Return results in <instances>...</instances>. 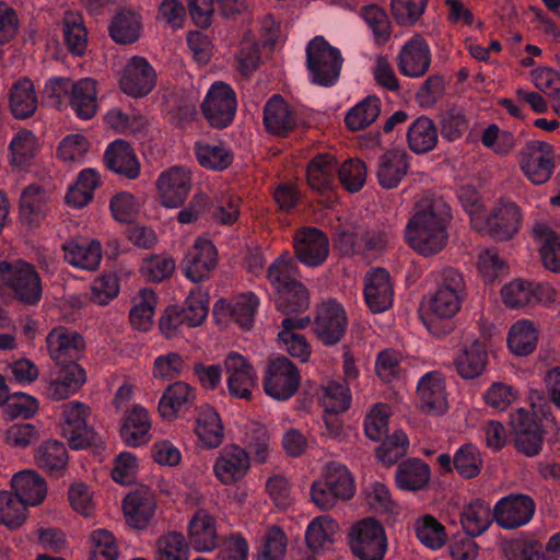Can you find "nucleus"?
Returning a JSON list of instances; mask_svg holds the SVG:
<instances>
[{"label":"nucleus","instance_id":"obj_57","mask_svg":"<svg viewBox=\"0 0 560 560\" xmlns=\"http://www.w3.org/2000/svg\"><path fill=\"white\" fill-rule=\"evenodd\" d=\"M27 518V506L13 491H0V524L15 529Z\"/></svg>","mask_w":560,"mask_h":560},{"label":"nucleus","instance_id":"obj_43","mask_svg":"<svg viewBox=\"0 0 560 560\" xmlns=\"http://www.w3.org/2000/svg\"><path fill=\"white\" fill-rule=\"evenodd\" d=\"M493 517L490 505L482 499H475L463 508L460 524L468 536L477 537L489 528Z\"/></svg>","mask_w":560,"mask_h":560},{"label":"nucleus","instance_id":"obj_36","mask_svg":"<svg viewBox=\"0 0 560 560\" xmlns=\"http://www.w3.org/2000/svg\"><path fill=\"white\" fill-rule=\"evenodd\" d=\"M408 154L404 150L392 149L381 155L376 172L378 184L385 189L399 185L409 170Z\"/></svg>","mask_w":560,"mask_h":560},{"label":"nucleus","instance_id":"obj_11","mask_svg":"<svg viewBox=\"0 0 560 560\" xmlns=\"http://www.w3.org/2000/svg\"><path fill=\"white\" fill-rule=\"evenodd\" d=\"M465 299L466 296L453 292L435 290L429 301L430 317L425 322L431 335L442 338L455 330L454 317L460 311Z\"/></svg>","mask_w":560,"mask_h":560},{"label":"nucleus","instance_id":"obj_28","mask_svg":"<svg viewBox=\"0 0 560 560\" xmlns=\"http://www.w3.org/2000/svg\"><path fill=\"white\" fill-rule=\"evenodd\" d=\"M57 369L45 389L47 398L54 401L69 398L86 382V372L81 365Z\"/></svg>","mask_w":560,"mask_h":560},{"label":"nucleus","instance_id":"obj_48","mask_svg":"<svg viewBox=\"0 0 560 560\" xmlns=\"http://www.w3.org/2000/svg\"><path fill=\"white\" fill-rule=\"evenodd\" d=\"M62 33L68 50L74 56H83L88 47V31L83 16L79 12L65 13Z\"/></svg>","mask_w":560,"mask_h":560},{"label":"nucleus","instance_id":"obj_13","mask_svg":"<svg viewBox=\"0 0 560 560\" xmlns=\"http://www.w3.org/2000/svg\"><path fill=\"white\" fill-rule=\"evenodd\" d=\"M348 317L343 307L336 301H327L316 306L312 330L325 346H335L345 337Z\"/></svg>","mask_w":560,"mask_h":560},{"label":"nucleus","instance_id":"obj_26","mask_svg":"<svg viewBox=\"0 0 560 560\" xmlns=\"http://www.w3.org/2000/svg\"><path fill=\"white\" fill-rule=\"evenodd\" d=\"M156 509L155 498L143 490L132 491L122 500L125 521L132 529H145L153 520Z\"/></svg>","mask_w":560,"mask_h":560},{"label":"nucleus","instance_id":"obj_21","mask_svg":"<svg viewBox=\"0 0 560 560\" xmlns=\"http://www.w3.org/2000/svg\"><path fill=\"white\" fill-rule=\"evenodd\" d=\"M431 65V50L425 38L416 34L401 47L397 57V67L402 75L423 77Z\"/></svg>","mask_w":560,"mask_h":560},{"label":"nucleus","instance_id":"obj_59","mask_svg":"<svg viewBox=\"0 0 560 560\" xmlns=\"http://www.w3.org/2000/svg\"><path fill=\"white\" fill-rule=\"evenodd\" d=\"M416 535L418 539L428 548L440 549L447 539L444 525L432 515H424L416 523Z\"/></svg>","mask_w":560,"mask_h":560},{"label":"nucleus","instance_id":"obj_17","mask_svg":"<svg viewBox=\"0 0 560 560\" xmlns=\"http://www.w3.org/2000/svg\"><path fill=\"white\" fill-rule=\"evenodd\" d=\"M363 283L364 301L372 313H383L392 307L394 283L385 268L370 269L364 276Z\"/></svg>","mask_w":560,"mask_h":560},{"label":"nucleus","instance_id":"obj_10","mask_svg":"<svg viewBox=\"0 0 560 560\" xmlns=\"http://www.w3.org/2000/svg\"><path fill=\"white\" fill-rule=\"evenodd\" d=\"M236 94L222 81L214 82L201 103V112L212 128L224 129L233 121L236 113Z\"/></svg>","mask_w":560,"mask_h":560},{"label":"nucleus","instance_id":"obj_55","mask_svg":"<svg viewBox=\"0 0 560 560\" xmlns=\"http://www.w3.org/2000/svg\"><path fill=\"white\" fill-rule=\"evenodd\" d=\"M209 293L201 288L192 289L180 306L183 317L188 327L201 326L209 313Z\"/></svg>","mask_w":560,"mask_h":560},{"label":"nucleus","instance_id":"obj_33","mask_svg":"<svg viewBox=\"0 0 560 560\" xmlns=\"http://www.w3.org/2000/svg\"><path fill=\"white\" fill-rule=\"evenodd\" d=\"M195 398V388L186 382L177 381L164 390L158 407L159 413L164 420L172 421L179 412L188 410Z\"/></svg>","mask_w":560,"mask_h":560},{"label":"nucleus","instance_id":"obj_61","mask_svg":"<svg viewBox=\"0 0 560 560\" xmlns=\"http://www.w3.org/2000/svg\"><path fill=\"white\" fill-rule=\"evenodd\" d=\"M175 260L167 255H148L140 267L141 275L150 282L160 283L173 276Z\"/></svg>","mask_w":560,"mask_h":560},{"label":"nucleus","instance_id":"obj_54","mask_svg":"<svg viewBox=\"0 0 560 560\" xmlns=\"http://www.w3.org/2000/svg\"><path fill=\"white\" fill-rule=\"evenodd\" d=\"M338 527V523L329 516L313 520L305 534L307 547L314 552L328 548L334 542Z\"/></svg>","mask_w":560,"mask_h":560},{"label":"nucleus","instance_id":"obj_49","mask_svg":"<svg viewBox=\"0 0 560 560\" xmlns=\"http://www.w3.org/2000/svg\"><path fill=\"white\" fill-rule=\"evenodd\" d=\"M300 269L288 252L277 257L267 269V280L276 292L300 283Z\"/></svg>","mask_w":560,"mask_h":560},{"label":"nucleus","instance_id":"obj_64","mask_svg":"<svg viewBox=\"0 0 560 560\" xmlns=\"http://www.w3.org/2000/svg\"><path fill=\"white\" fill-rule=\"evenodd\" d=\"M90 540L92 546L89 560H117L118 546L110 532L106 529L94 530Z\"/></svg>","mask_w":560,"mask_h":560},{"label":"nucleus","instance_id":"obj_35","mask_svg":"<svg viewBox=\"0 0 560 560\" xmlns=\"http://www.w3.org/2000/svg\"><path fill=\"white\" fill-rule=\"evenodd\" d=\"M417 394L424 413L440 415L447 409L445 382L440 374H425L418 384Z\"/></svg>","mask_w":560,"mask_h":560},{"label":"nucleus","instance_id":"obj_34","mask_svg":"<svg viewBox=\"0 0 560 560\" xmlns=\"http://www.w3.org/2000/svg\"><path fill=\"white\" fill-rule=\"evenodd\" d=\"M431 468L422 459L410 457L400 462L395 472L398 489L410 492L427 490L430 487Z\"/></svg>","mask_w":560,"mask_h":560},{"label":"nucleus","instance_id":"obj_18","mask_svg":"<svg viewBox=\"0 0 560 560\" xmlns=\"http://www.w3.org/2000/svg\"><path fill=\"white\" fill-rule=\"evenodd\" d=\"M156 189L163 207L178 208L191 190L190 173L180 166H173L160 174Z\"/></svg>","mask_w":560,"mask_h":560},{"label":"nucleus","instance_id":"obj_25","mask_svg":"<svg viewBox=\"0 0 560 560\" xmlns=\"http://www.w3.org/2000/svg\"><path fill=\"white\" fill-rule=\"evenodd\" d=\"M248 453L238 445H226L215 459L213 470L223 485H234L243 479L249 469Z\"/></svg>","mask_w":560,"mask_h":560},{"label":"nucleus","instance_id":"obj_56","mask_svg":"<svg viewBox=\"0 0 560 560\" xmlns=\"http://www.w3.org/2000/svg\"><path fill=\"white\" fill-rule=\"evenodd\" d=\"M189 544L180 532H168L156 540L155 560H188Z\"/></svg>","mask_w":560,"mask_h":560},{"label":"nucleus","instance_id":"obj_23","mask_svg":"<svg viewBox=\"0 0 560 560\" xmlns=\"http://www.w3.org/2000/svg\"><path fill=\"white\" fill-rule=\"evenodd\" d=\"M535 512L533 499L525 494L509 495L494 506V518L502 528H517L530 521Z\"/></svg>","mask_w":560,"mask_h":560},{"label":"nucleus","instance_id":"obj_1","mask_svg":"<svg viewBox=\"0 0 560 560\" xmlns=\"http://www.w3.org/2000/svg\"><path fill=\"white\" fill-rule=\"evenodd\" d=\"M451 220V208L442 198L422 197L406 226L407 244L424 257L439 254L447 245Z\"/></svg>","mask_w":560,"mask_h":560},{"label":"nucleus","instance_id":"obj_42","mask_svg":"<svg viewBox=\"0 0 560 560\" xmlns=\"http://www.w3.org/2000/svg\"><path fill=\"white\" fill-rule=\"evenodd\" d=\"M96 81L91 78L80 79L74 82L69 104L81 119H91L95 116L97 105Z\"/></svg>","mask_w":560,"mask_h":560},{"label":"nucleus","instance_id":"obj_32","mask_svg":"<svg viewBox=\"0 0 560 560\" xmlns=\"http://www.w3.org/2000/svg\"><path fill=\"white\" fill-rule=\"evenodd\" d=\"M151 420L145 408L135 405L127 410L120 425V438L129 447H138L151 440Z\"/></svg>","mask_w":560,"mask_h":560},{"label":"nucleus","instance_id":"obj_51","mask_svg":"<svg viewBox=\"0 0 560 560\" xmlns=\"http://www.w3.org/2000/svg\"><path fill=\"white\" fill-rule=\"evenodd\" d=\"M195 154L198 163L209 170L224 171L229 168L234 160L232 151L226 149L223 144H209L203 141L195 143Z\"/></svg>","mask_w":560,"mask_h":560},{"label":"nucleus","instance_id":"obj_39","mask_svg":"<svg viewBox=\"0 0 560 560\" xmlns=\"http://www.w3.org/2000/svg\"><path fill=\"white\" fill-rule=\"evenodd\" d=\"M11 487L26 506L40 504L47 494L45 479L34 470L15 474L11 480Z\"/></svg>","mask_w":560,"mask_h":560},{"label":"nucleus","instance_id":"obj_16","mask_svg":"<svg viewBox=\"0 0 560 560\" xmlns=\"http://www.w3.org/2000/svg\"><path fill=\"white\" fill-rule=\"evenodd\" d=\"M218 265V250L212 241L199 236L185 255L182 266L184 275L192 282L207 280Z\"/></svg>","mask_w":560,"mask_h":560},{"label":"nucleus","instance_id":"obj_37","mask_svg":"<svg viewBox=\"0 0 560 560\" xmlns=\"http://www.w3.org/2000/svg\"><path fill=\"white\" fill-rule=\"evenodd\" d=\"M34 459L37 467L48 475L60 477L67 470L69 454L62 442L48 440L37 447Z\"/></svg>","mask_w":560,"mask_h":560},{"label":"nucleus","instance_id":"obj_50","mask_svg":"<svg viewBox=\"0 0 560 560\" xmlns=\"http://www.w3.org/2000/svg\"><path fill=\"white\" fill-rule=\"evenodd\" d=\"M538 342V330L527 319L515 323L508 337L509 348L516 355H528L535 351Z\"/></svg>","mask_w":560,"mask_h":560},{"label":"nucleus","instance_id":"obj_62","mask_svg":"<svg viewBox=\"0 0 560 560\" xmlns=\"http://www.w3.org/2000/svg\"><path fill=\"white\" fill-rule=\"evenodd\" d=\"M401 353L393 348L382 350L375 361V373L385 384H390L402 376Z\"/></svg>","mask_w":560,"mask_h":560},{"label":"nucleus","instance_id":"obj_52","mask_svg":"<svg viewBox=\"0 0 560 560\" xmlns=\"http://www.w3.org/2000/svg\"><path fill=\"white\" fill-rule=\"evenodd\" d=\"M37 151V139L31 130H20L9 145V162L13 167H24L32 163Z\"/></svg>","mask_w":560,"mask_h":560},{"label":"nucleus","instance_id":"obj_63","mask_svg":"<svg viewBox=\"0 0 560 560\" xmlns=\"http://www.w3.org/2000/svg\"><path fill=\"white\" fill-rule=\"evenodd\" d=\"M156 305V294L151 289L141 291V300L136 304L130 313L129 320L133 328L147 331L153 324L154 308Z\"/></svg>","mask_w":560,"mask_h":560},{"label":"nucleus","instance_id":"obj_5","mask_svg":"<svg viewBox=\"0 0 560 560\" xmlns=\"http://www.w3.org/2000/svg\"><path fill=\"white\" fill-rule=\"evenodd\" d=\"M350 547L360 560H383L387 538L382 523L374 517L357 522L350 532Z\"/></svg>","mask_w":560,"mask_h":560},{"label":"nucleus","instance_id":"obj_15","mask_svg":"<svg viewBox=\"0 0 560 560\" xmlns=\"http://www.w3.org/2000/svg\"><path fill=\"white\" fill-rule=\"evenodd\" d=\"M295 258L303 265L316 268L322 266L329 255L327 234L314 226H302L293 235Z\"/></svg>","mask_w":560,"mask_h":560},{"label":"nucleus","instance_id":"obj_41","mask_svg":"<svg viewBox=\"0 0 560 560\" xmlns=\"http://www.w3.org/2000/svg\"><path fill=\"white\" fill-rule=\"evenodd\" d=\"M65 253V260L73 267L95 270L98 268L102 259V246L96 240L80 244L75 240H70L61 246Z\"/></svg>","mask_w":560,"mask_h":560},{"label":"nucleus","instance_id":"obj_22","mask_svg":"<svg viewBox=\"0 0 560 560\" xmlns=\"http://www.w3.org/2000/svg\"><path fill=\"white\" fill-rule=\"evenodd\" d=\"M556 290L544 284H533L523 280H514L501 290L503 303L510 308H520L544 301L553 302Z\"/></svg>","mask_w":560,"mask_h":560},{"label":"nucleus","instance_id":"obj_47","mask_svg":"<svg viewBox=\"0 0 560 560\" xmlns=\"http://www.w3.org/2000/svg\"><path fill=\"white\" fill-rule=\"evenodd\" d=\"M534 236L540 242L539 254L542 266L555 273H560V233L546 224H537Z\"/></svg>","mask_w":560,"mask_h":560},{"label":"nucleus","instance_id":"obj_24","mask_svg":"<svg viewBox=\"0 0 560 560\" xmlns=\"http://www.w3.org/2000/svg\"><path fill=\"white\" fill-rule=\"evenodd\" d=\"M224 366L228 373L229 394L234 398L252 400L255 387V371L248 360L240 353L231 352Z\"/></svg>","mask_w":560,"mask_h":560},{"label":"nucleus","instance_id":"obj_3","mask_svg":"<svg viewBox=\"0 0 560 560\" xmlns=\"http://www.w3.org/2000/svg\"><path fill=\"white\" fill-rule=\"evenodd\" d=\"M355 493V483L349 469L339 463L326 465L322 476L311 486L312 502L322 511L332 509L339 501H348Z\"/></svg>","mask_w":560,"mask_h":560},{"label":"nucleus","instance_id":"obj_60","mask_svg":"<svg viewBox=\"0 0 560 560\" xmlns=\"http://www.w3.org/2000/svg\"><path fill=\"white\" fill-rule=\"evenodd\" d=\"M455 471L464 479L477 477L482 468L483 460L476 445L463 444L454 454Z\"/></svg>","mask_w":560,"mask_h":560},{"label":"nucleus","instance_id":"obj_30","mask_svg":"<svg viewBox=\"0 0 560 560\" xmlns=\"http://www.w3.org/2000/svg\"><path fill=\"white\" fill-rule=\"evenodd\" d=\"M454 366L457 374L466 381L480 377L489 364V354L486 346L480 340H475L464 346L454 358Z\"/></svg>","mask_w":560,"mask_h":560},{"label":"nucleus","instance_id":"obj_27","mask_svg":"<svg viewBox=\"0 0 560 560\" xmlns=\"http://www.w3.org/2000/svg\"><path fill=\"white\" fill-rule=\"evenodd\" d=\"M187 538L196 551H211L219 544L215 518L205 509H198L188 524Z\"/></svg>","mask_w":560,"mask_h":560},{"label":"nucleus","instance_id":"obj_31","mask_svg":"<svg viewBox=\"0 0 560 560\" xmlns=\"http://www.w3.org/2000/svg\"><path fill=\"white\" fill-rule=\"evenodd\" d=\"M104 163L108 170L127 179H136L140 175L141 167L135 150L125 140H115L107 147Z\"/></svg>","mask_w":560,"mask_h":560},{"label":"nucleus","instance_id":"obj_45","mask_svg":"<svg viewBox=\"0 0 560 560\" xmlns=\"http://www.w3.org/2000/svg\"><path fill=\"white\" fill-rule=\"evenodd\" d=\"M141 28V16L131 10L121 9L114 15L108 32L115 43L129 45L139 39Z\"/></svg>","mask_w":560,"mask_h":560},{"label":"nucleus","instance_id":"obj_46","mask_svg":"<svg viewBox=\"0 0 560 560\" xmlns=\"http://www.w3.org/2000/svg\"><path fill=\"white\" fill-rule=\"evenodd\" d=\"M9 105L12 115L18 119H26L35 114L37 96L30 79H22L13 84L9 95Z\"/></svg>","mask_w":560,"mask_h":560},{"label":"nucleus","instance_id":"obj_38","mask_svg":"<svg viewBox=\"0 0 560 560\" xmlns=\"http://www.w3.org/2000/svg\"><path fill=\"white\" fill-rule=\"evenodd\" d=\"M337 166V159L330 153L314 156L306 170L308 186L322 195L331 190Z\"/></svg>","mask_w":560,"mask_h":560},{"label":"nucleus","instance_id":"obj_40","mask_svg":"<svg viewBox=\"0 0 560 560\" xmlns=\"http://www.w3.org/2000/svg\"><path fill=\"white\" fill-rule=\"evenodd\" d=\"M195 433L206 448H217L222 444L224 428L214 408L210 406L199 408Z\"/></svg>","mask_w":560,"mask_h":560},{"label":"nucleus","instance_id":"obj_53","mask_svg":"<svg viewBox=\"0 0 560 560\" xmlns=\"http://www.w3.org/2000/svg\"><path fill=\"white\" fill-rule=\"evenodd\" d=\"M381 113V102L376 96H368L349 109L345 124L350 131H360L372 125Z\"/></svg>","mask_w":560,"mask_h":560},{"label":"nucleus","instance_id":"obj_2","mask_svg":"<svg viewBox=\"0 0 560 560\" xmlns=\"http://www.w3.org/2000/svg\"><path fill=\"white\" fill-rule=\"evenodd\" d=\"M7 296L23 306H36L43 296V283L34 265L24 260H0V303Z\"/></svg>","mask_w":560,"mask_h":560},{"label":"nucleus","instance_id":"obj_19","mask_svg":"<svg viewBox=\"0 0 560 560\" xmlns=\"http://www.w3.org/2000/svg\"><path fill=\"white\" fill-rule=\"evenodd\" d=\"M156 84V73L144 57L133 56L126 63L119 80L120 89L132 97L148 95Z\"/></svg>","mask_w":560,"mask_h":560},{"label":"nucleus","instance_id":"obj_7","mask_svg":"<svg viewBox=\"0 0 560 560\" xmlns=\"http://www.w3.org/2000/svg\"><path fill=\"white\" fill-rule=\"evenodd\" d=\"M301 375L298 366L287 357L270 359L264 376L265 393L276 400L293 397L300 388Z\"/></svg>","mask_w":560,"mask_h":560},{"label":"nucleus","instance_id":"obj_29","mask_svg":"<svg viewBox=\"0 0 560 560\" xmlns=\"http://www.w3.org/2000/svg\"><path fill=\"white\" fill-rule=\"evenodd\" d=\"M264 125L269 133L287 137L296 126L295 112L281 95L276 94L265 105Z\"/></svg>","mask_w":560,"mask_h":560},{"label":"nucleus","instance_id":"obj_9","mask_svg":"<svg viewBox=\"0 0 560 560\" xmlns=\"http://www.w3.org/2000/svg\"><path fill=\"white\" fill-rule=\"evenodd\" d=\"M518 164L524 175L535 185L547 183L556 167L555 150L545 141H528L520 151Z\"/></svg>","mask_w":560,"mask_h":560},{"label":"nucleus","instance_id":"obj_8","mask_svg":"<svg viewBox=\"0 0 560 560\" xmlns=\"http://www.w3.org/2000/svg\"><path fill=\"white\" fill-rule=\"evenodd\" d=\"M46 347L56 368H69L80 365L78 362L85 353L86 342L79 331L59 325L46 336Z\"/></svg>","mask_w":560,"mask_h":560},{"label":"nucleus","instance_id":"obj_4","mask_svg":"<svg viewBox=\"0 0 560 560\" xmlns=\"http://www.w3.org/2000/svg\"><path fill=\"white\" fill-rule=\"evenodd\" d=\"M343 59L340 51L323 36L314 37L306 47V66L313 83L334 85L339 78Z\"/></svg>","mask_w":560,"mask_h":560},{"label":"nucleus","instance_id":"obj_14","mask_svg":"<svg viewBox=\"0 0 560 560\" xmlns=\"http://www.w3.org/2000/svg\"><path fill=\"white\" fill-rule=\"evenodd\" d=\"M510 425L514 447L518 453L528 457L539 454L544 443V430L535 413L520 408L511 413Z\"/></svg>","mask_w":560,"mask_h":560},{"label":"nucleus","instance_id":"obj_12","mask_svg":"<svg viewBox=\"0 0 560 560\" xmlns=\"http://www.w3.org/2000/svg\"><path fill=\"white\" fill-rule=\"evenodd\" d=\"M521 223V208L515 202L503 200H500L483 222L479 223L477 218H471L474 229L485 230L492 238L501 242L513 238Z\"/></svg>","mask_w":560,"mask_h":560},{"label":"nucleus","instance_id":"obj_58","mask_svg":"<svg viewBox=\"0 0 560 560\" xmlns=\"http://www.w3.org/2000/svg\"><path fill=\"white\" fill-rule=\"evenodd\" d=\"M277 308L285 315L302 313L310 307V292L300 282L277 292Z\"/></svg>","mask_w":560,"mask_h":560},{"label":"nucleus","instance_id":"obj_20","mask_svg":"<svg viewBox=\"0 0 560 560\" xmlns=\"http://www.w3.org/2000/svg\"><path fill=\"white\" fill-rule=\"evenodd\" d=\"M49 202L50 196L43 186H26L19 200V222L30 230L38 228L48 214Z\"/></svg>","mask_w":560,"mask_h":560},{"label":"nucleus","instance_id":"obj_44","mask_svg":"<svg viewBox=\"0 0 560 560\" xmlns=\"http://www.w3.org/2000/svg\"><path fill=\"white\" fill-rule=\"evenodd\" d=\"M438 129L434 121L427 117H418L408 128L407 143L416 154L432 151L438 144Z\"/></svg>","mask_w":560,"mask_h":560},{"label":"nucleus","instance_id":"obj_6","mask_svg":"<svg viewBox=\"0 0 560 560\" xmlns=\"http://www.w3.org/2000/svg\"><path fill=\"white\" fill-rule=\"evenodd\" d=\"M90 408L80 401H70L62 406V436L72 450H83L101 444V438L86 424Z\"/></svg>","mask_w":560,"mask_h":560}]
</instances>
